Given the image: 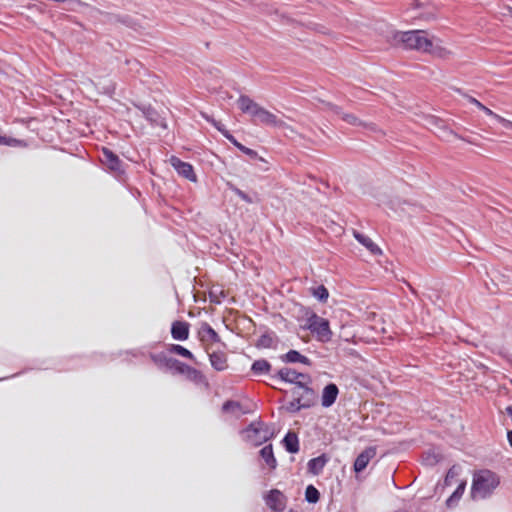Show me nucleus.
<instances>
[{
  "mask_svg": "<svg viewBox=\"0 0 512 512\" xmlns=\"http://www.w3.org/2000/svg\"><path fill=\"white\" fill-rule=\"evenodd\" d=\"M391 42L404 49L425 53H436L438 47L424 30L392 31Z\"/></svg>",
  "mask_w": 512,
  "mask_h": 512,
  "instance_id": "f257e3e1",
  "label": "nucleus"
},
{
  "mask_svg": "<svg viewBox=\"0 0 512 512\" xmlns=\"http://www.w3.org/2000/svg\"><path fill=\"white\" fill-rule=\"evenodd\" d=\"M500 484V477L493 471L482 469L475 471L471 485V498L483 500L492 496Z\"/></svg>",
  "mask_w": 512,
  "mask_h": 512,
  "instance_id": "f03ea898",
  "label": "nucleus"
},
{
  "mask_svg": "<svg viewBox=\"0 0 512 512\" xmlns=\"http://www.w3.org/2000/svg\"><path fill=\"white\" fill-rule=\"evenodd\" d=\"M241 433L243 438L254 446L261 445L274 435V431L262 421L252 422Z\"/></svg>",
  "mask_w": 512,
  "mask_h": 512,
  "instance_id": "7ed1b4c3",
  "label": "nucleus"
},
{
  "mask_svg": "<svg viewBox=\"0 0 512 512\" xmlns=\"http://www.w3.org/2000/svg\"><path fill=\"white\" fill-rule=\"evenodd\" d=\"M272 378H278L281 381L295 384L298 389H302L306 394H313V390L308 387L305 382L300 381V379L309 380V376L304 373H299L292 368L283 367L278 370L277 374L272 376Z\"/></svg>",
  "mask_w": 512,
  "mask_h": 512,
  "instance_id": "20e7f679",
  "label": "nucleus"
},
{
  "mask_svg": "<svg viewBox=\"0 0 512 512\" xmlns=\"http://www.w3.org/2000/svg\"><path fill=\"white\" fill-rule=\"evenodd\" d=\"M307 328L316 335L319 341L328 342L332 338L329 321L317 314H312L307 319Z\"/></svg>",
  "mask_w": 512,
  "mask_h": 512,
  "instance_id": "39448f33",
  "label": "nucleus"
},
{
  "mask_svg": "<svg viewBox=\"0 0 512 512\" xmlns=\"http://www.w3.org/2000/svg\"><path fill=\"white\" fill-rule=\"evenodd\" d=\"M100 160L115 176L124 174L123 163L119 157L110 149L102 148Z\"/></svg>",
  "mask_w": 512,
  "mask_h": 512,
  "instance_id": "423d86ee",
  "label": "nucleus"
},
{
  "mask_svg": "<svg viewBox=\"0 0 512 512\" xmlns=\"http://www.w3.org/2000/svg\"><path fill=\"white\" fill-rule=\"evenodd\" d=\"M150 358L160 369L165 368L178 374L185 364L175 358L169 357L165 352L151 353Z\"/></svg>",
  "mask_w": 512,
  "mask_h": 512,
  "instance_id": "0eeeda50",
  "label": "nucleus"
},
{
  "mask_svg": "<svg viewBox=\"0 0 512 512\" xmlns=\"http://www.w3.org/2000/svg\"><path fill=\"white\" fill-rule=\"evenodd\" d=\"M237 104L243 113L249 114L252 117V122L255 124L260 116V112L263 110V107L247 95H241L237 100Z\"/></svg>",
  "mask_w": 512,
  "mask_h": 512,
  "instance_id": "6e6552de",
  "label": "nucleus"
},
{
  "mask_svg": "<svg viewBox=\"0 0 512 512\" xmlns=\"http://www.w3.org/2000/svg\"><path fill=\"white\" fill-rule=\"evenodd\" d=\"M169 162L180 176L186 178L191 182L197 181V176L194 172V168L190 163L184 162L176 156H172L169 159Z\"/></svg>",
  "mask_w": 512,
  "mask_h": 512,
  "instance_id": "1a4fd4ad",
  "label": "nucleus"
},
{
  "mask_svg": "<svg viewBox=\"0 0 512 512\" xmlns=\"http://www.w3.org/2000/svg\"><path fill=\"white\" fill-rule=\"evenodd\" d=\"M266 505L276 512H282L286 508V497L278 489H272L265 497Z\"/></svg>",
  "mask_w": 512,
  "mask_h": 512,
  "instance_id": "9d476101",
  "label": "nucleus"
},
{
  "mask_svg": "<svg viewBox=\"0 0 512 512\" xmlns=\"http://www.w3.org/2000/svg\"><path fill=\"white\" fill-rule=\"evenodd\" d=\"M376 455L375 447H368L363 450L356 458L354 462V470L359 473L362 472L369 464L370 460Z\"/></svg>",
  "mask_w": 512,
  "mask_h": 512,
  "instance_id": "9b49d317",
  "label": "nucleus"
},
{
  "mask_svg": "<svg viewBox=\"0 0 512 512\" xmlns=\"http://www.w3.org/2000/svg\"><path fill=\"white\" fill-rule=\"evenodd\" d=\"M179 374H183L186 378L195 384L208 386V382L203 373L187 364H184Z\"/></svg>",
  "mask_w": 512,
  "mask_h": 512,
  "instance_id": "f8f14e48",
  "label": "nucleus"
},
{
  "mask_svg": "<svg viewBox=\"0 0 512 512\" xmlns=\"http://www.w3.org/2000/svg\"><path fill=\"white\" fill-rule=\"evenodd\" d=\"M339 394V389L336 384L330 383L326 385L322 391L321 404L323 407H331Z\"/></svg>",
  "mask_w": 512,
  "mask_h": 512,
  "instance_id": "ddd939ff",
  "label": "nucleus"
},
{
  "mask_svg": "<svg viewBox=\"0 0 512 512\" xmlns=\"http://www.w3.org/2000/svg\"><path fill=\"white\" fill-rule=\"evenodd\" d=\"M256 125H266L271 127H283L284 122L279 119L275 114L263 108L262 112H260V116L255 122Z\"/></svg>",
  "mask_w": 512,
  "mask_h": 512,
  "instance_id": "4468645a",
  "label": "nucleus"
},
{
  "mask_svg": "<svg viewBox=\"0 0 512 512\" xmlns=\"http://www.w3.org/2000/svg\"><path fill=\"white\" fill-rule=\"evenodd\" d=\"M171 335L175 340H186L189 336V324L184 321H175L171 327Z\"/></svg>",
  "mask_w": 512,
  "mask_h": 512,
  "instance_id": "2eb2a0df",
  "label": "nucleus"
},
{
  "mask_svg": "<svg viewBox=\"0 0 512 512\" xmlns=\"http://www.w3.org/2000/svg\"><path fill=\"white\" fill-rule=\"evenodd\" d=\"M354 238L363 246H365L372 254H381V249L376 245L372 239L356 230H353Z\"/></svg>",
  "mask_w": 512,
  "mask_h": 512,
  "instance_id": "dca6fc26",
  "label": "nucleus"
},
{
  "mask_svg": "<svg viewBox=\"0 0 512 512\" xmlns=\"http://www.w3.org/2000/svg\"><path fill=\"white\" fill-rule=\"evenodd\" d=\"M281 360L285 363H296V362H299V363H302L304 365H311V360L300 354L298 351L296 350H289L286 354L284 355H281Z\"/></svg>",
  "mask_w": 512,
  "mask_h": 512,
  "instance_id": "f3484780",
  "label": "nucleus"
},
{
  "mask_svg": "<svg viewBox=\"0 0 512 512\" xmlns=\"http://www.w3.org/2000/svg\"><path fill=\"white\" fill-rule=\"evenodd\" d=\"M199 336L202 341H211V342H219L220 341L219 335L208 323H202L200 330H199Z\"/></svg>",
  "mask_w": 512,
  "mask_h": 512,
  "instance_id": "a211bd4d",
  "label": "nucleus"
},
{
  "mask_svg": "<svg viewBox=\"0 0 512 512\" xmlns=\"http://www.w3.org/2000/svg\"><path fill=\"white\" fill-rule=\"evenodd\" d=\"M331 110L338 115L343 121L354 126H361L363 122L359 120L355 115L345 113L342 109L336 105H330Z\"/></svg>",
  "mask_w": 512,
  "mask_h": 512,
  "instance_id": "6ab92c4d",
  "label": "nucleus"
},
{
  "mask_svg": "<svg viewBox=\"0 0 512 512\" xmlns=\"http://www.w3.org/2000/svg\"><path fill=\"white\" fill-rule=\"evenodd\" d=\"M327 463V458L325 455H321L315 458H312L308 462V471L313 475H318L322 472L323 468Z\"/></svg>",
  "mask_w": 512,
  "mask_h": 512,
  "instance_id": "aec40b11",
  "label": "nucleus"
},
{
  "mask_svg": "<svg viewBox=\"0 0 512 512\" xmlns=\"http://www.w3.org/2000/svg\"><path fill=\"white\" fill-rule=\"evenodd\" d=\"M212 367L217 371H223L227 368V358L224 353L213 352L209 355Z\"/></svg>",
  "mask_w": 512,
  "mask_h": 512,
  "instance_id": "412c9836",
  "label": "nucleus"
},
{
  "mask_svg": "<svg viewBox=\"0 0 512 512\" xmlns=\"http://www.w3.org/2000/svg\"><path fill=\"white\" fill-rule=\"evenodd\" d=\"M260 456L270 469H275L277 466L276 458L274 457L272 445H266L260 450Z\"/></svg>",
  "mask_w": 512,
  "mask_h": 512,
  "instance_id": "4be33fe9",
  "label": "nucleus"
},
{
  "mask_svg": "<svg viewBox=\"0 0 512 512\" xmlns=\"http://www.w3.org/2000/svg\"><path fill=\"white\" fill-rule=\"evenodd\" d=\"M283 444L289 453H297L299 451V441L295 433L288 432L283 439Z\"/></svg>",
  "mask_w": 512,
  "mask_h": 512,
  "instance_id": "5701e85b",
  "label": "nucleus"
},
{
  "mask_svg": "<svg viewBox=\"0 0 512 512\" xmlns=\"http://www.w3.org/2000/svg\"><path fill=\"white\" fill-rule=\"evenodd\" d=\"M142 113H143L144 117L152 125L166 127V125L164 124V122L161 119L160 115L153 108H151V107H144L142 109Z\"/></svg>",
  "mask_w": 512,
  "mask_h": 512,
  "instance_id": "b1692460",
  "label": "nucleus"
},
{
  "mask_svg": "<svg viewBox=\"0 0 512 512\" xmlns=\"http://www.w3.org/2000/svg\"><path fill=\"white\" fill-rule=\"evenodd\" d=\"M222 411L224 413H231V414H245L247 411L243 409L242 405L238 401L228 400L226 401L222 406Z\"/></svg>",
  "mask_w": 512,
  "mask_h": 512,
  "instance_id": "393cba45",
  "label": "nucleus"
},
{
  "mask_svg": "<svg viewBox=\"0 0 512 512\" xmlns=\"http://www.w3.org/2000/svg\"><path fill=\"white\" fill-rule=\"evenodd\" d=\"M271 370V364L265 359H259L253 362L251 371L255 375L268 374Z\"/></svg>",
  "mask_w": 512,
  "mask_h": 512,
  "instance_id": "a878e982",
  "label": "nucleus"
},
{
  "mask_svg": "<svg viewBox=\"0 0 512 512\" xmlns=\"http://www.w3.org/2000/svg\"><path fill=\"white\" fill-rule=\"evenodd\" d=\"M466 483L462 482L458 485L456 490L453 492V494L447 499L446 505L448 507H453L459 499L462 497L464 491H465Z\"/></svg>",
  "mask_w": 512,
  "mask_h": 512,
  "instance_id": "bb28decb",
  "label": "nucleus"
},
{
  "mask_svg": "<svg viewBox=\"0 0 512 512\" xmlns=\"http://www.w3.org/2000/svg\"><path fill=\"white\" fill-rule=\"evenodd\" d=\"M168 351L170 353H175V354H178L184 358H188V359H191L193 360L194 359V356L192 354L191 351H189L187 348L181 346V345H178V344H171L168 348Z\"/></svg>",
  "mask_w": 512,
  "mask_h": 512,
  "instance_id": "cd10ccee",
  "label": "nucleus"
},
{
  "mask_svg": "<svg viewBox=\"0 0 512 512\" xmlns=\"http://www.w3.org/2000/svg\"><path fill=\"white\" fill-rule=\"evenodd\" d=\"M319 498H320V493L313 485H309L306 487L305 500L307 502L316 503L319 501Z\"/></svg>",
  "mask_w": 512,
  "mask_h": 512,
  "instance_id": "c85d7f7f",
  "label": "nucleus"
},
{
  "mask_svg": "<svg viewBox=\"0 0 512 512\" xmlns=\"http://www.w3.org/2000/svg\"><path fill=\"white\" fill-rule=\"evenodd\" d=\"M308 407H310L309 403H301L300 397H297L286 406V409H287V411H289L291 413H296V412L300 411L302 408H308Z\"/></svg>",
  "mask_w": 512,
  "mask_h": 512,
  "instance_id": "c756f323",
  "label": "nucleus"
},
{
  "mask_svg": "<svg viewBox=\"0 0 512 512\" xmlns=\"http://www.w3.org/2000/svg\"><path fill=\"white\" fill-rule=\"evenodd\" d=\"M229 188L230 190L236 194L240 199H242L244 202L246 203H254L255 200L250 196L248 195L247 193H245L244 191H242L241 189H239L238 187H236L235 185L233 184H229Z\"/></svg>",
  "mask_w": 512,
  "mask_h": 512,
  "instance_id": "7c9ffc66",
  "label": "nucleus"
},
{
  "mask_svg": "<svg viewBox=\"0 0 512 512\" xmlns=\"http://www.w3.org/2000/svg\"><path fill=\"white\" fill-rule=\"evenodd\" d=\"M313 296L321 302H325L329 297V292L325 286L320 285L313 289Z\"/></svg>",
  "mask_w": 512,
  "mask_h": 512,
  "instance_id": "2f4dec72",
  "label": "nucleus"
},
{
  "mask_svg": "<svg viewBox=\"0 0 512 512\" xmlns=\"http://www.w3.org/2000/svg\"><path fill=\"white\" fill-rule=\"evenodd\" d=\"M482 111H484L487 115L489 116H492L494 118H496L500 123L503 124L504 127L506 128H512V122L509 121V120H506L504 118H502L501 116L495 114L492 110H490L489 108H487L486 106H484V108H480Z\"/></svg>",
  "mask_w": 512,
  "mask_h": 512,
  "instance_id": "473e14b6",
  "label": "nucleus"
},
{
  "mask_svg": "<svg viewBox=\"0 0 512 512\" xmlns=\"http://www.w3.org/2000/svg\"><path fill=\"white\" fill-rule=\"evenodd\" d=\"M204 118L210 122L223 136H225L226 132H229L220 121H216L215 119L206 115H204Z\"/></svg>",
  "mask_w": 512,
  "mask_h": 512,
  "instance_id": "72a5a7b5",
  "label": "nucleus"
},
{
  "mask_svg": "<svg viewBox=\"0 0 512 512\" xmlns=\"http://www.w3.org/2000/svg\"><path fill=\"white\" fill-rule=\"evenodd\" d=\"M423 460L427 465H434L439 461V456L429 451L425 453Z\"/></svg>",
  "mask_w": 512,
  "mask_h": 512,
  "instance_id": "f704fd0d",
  "label": "nucleus"
},
{
  "mask_svg": "<svg viewBox=\"0 0 512 512\" xmlns=\"http://www.w3.org/2000/svg\"><path fill=\"white\" fill-rule=\"evenodd\" d=\"M239 150L251 158H256L258 156L256 151H254L253 149H250L244 145H242Z\"/></svg>",
  "mask_w": 512,
  "mask_h": 512,
  "instance_id": "c9c22d12",
  "label": "nucleus"
},
{
  "mask_svg": "<svg viewBox=\"0 0 512 512\" xmlns=\"http://www.w3.org/2000/svg\"><path fill=\"white\" fill-rule=\"evenodd\" d=\"M230 143H232L236 148L240 149L242 144L236 140V138L230 133L226 132L224 136Z\"/></svg>",
  "mask_w": 512,
  "mask_h": 512,
  "instance_id": "e433bc0d",
  "label": "nucleus"
},
{
  "mask_svg": "<svg viewBox=\"0 0 512 512\" xmlns=\"http://www.w3.org/2000/svg\"><path fill=\"white\" fill-rule=\"evenodd\" d=\"M4 140L2 141L1 144H5V145H8V146H17L21 143L20 140H17V139H13V138H5L3 137Z\"/></svg>",
  "mask_w": 512,
  "mask_h": 512,
  "instance_id": "4c0bfd02",
  "label": "nucleus"
},
{
  "mask_svg": "<svg viewBox=\"0 0 512 512\" xmlns=\"http://www.w3.org/2000/svg\"><path fill=\"white\" fill-rule=\"evenodd\" d=\"M455 472H454V469L451 468L447 474H446V477H445V484L446 485H449L451 483V480L455 477Z\"/></svg>",
  "mask_w": 512,
  "mask_h": 512,
  "instance_id": "58836bf2",
  "label": "nucleus"
},
{
  "mask_svg": "<svg viewBox=\"0 0 512 512\" xmlns=\"http://www.w3.org/2000/svg\"><path fill=\"white\" fill-rule=\"evenodd\" d=\"M271 342V338L269 336L263 335L260 339V344L264 347H269Z\"/></svg>",
  "mask_w": 512,
  "mask_h": 512,
  "instance_id": "ea45409f",
  "label": "nucleus"
},
{
  "mask_svg": "<svg viewBox=\"0 0 512 512\" xmlns=\"http://www.w3.org/2000/svg\"><path fill=\"white\" fill-rule=\"evenodd\" d=\"M469 101H470V103L476 105L478 108H484V105L473 97H469Z\"/></svg>",
  "mask_w": 512,
  "mask_h": 512,
  "instance_id": "a19ab883",
  "label": "nucleus"
},
{
  "mask_svg": "<svg viewBox=\"0 0 512 512\" xmlns=\"http://www.w3.org/2000/svg\"><path fill=\"white\" fill-rule=\"evenodd\" d=\"M507 439L510 446L512 447V430L507 432Z\"/></svg>",
  "mask_w": 512,
  "mask_h": 512,
  "instance_id": "79ce46f5",
  "label": "nucleus"
},
{
  "mask_svg": "<svg viewBox=\"0 0 512 512\" xmlns=\"http://www.w3.org/2000/svg\"><path fill=\"white\" fill-rule=\"evenodd\" d=\"M214 293L213 292H210V299H211V302H215V303H220V300L218 299H214Z\"/></svg>",
  "mask_w": 512,
  "mask_h": 512,
  "instance_id": "37998d69",
  "label": "nucleus"
},
{
  "mask_svg": "<svg viewBox=\"0 0 512 512\" xmlns=\"http://www.w3.org/2000/svg\"><path fill=\"white\" fill-rule=\"evenodd\" d=\"M3 140H4V138L0 136V143H2Z\"/></svg>",
  "mask_w": 512,
  "mask_h": 512,
  "instance_id": "c03bdc74",
  "label": "nucleus"
}]
</instances>
